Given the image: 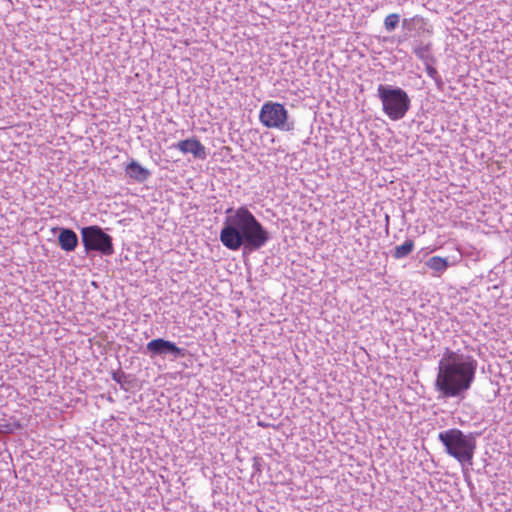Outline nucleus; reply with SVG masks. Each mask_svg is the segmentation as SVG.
Listing matches in <instances>:
<instances>
[{
	"instance_id": "obj_1",
	"label": "nucleus",
	"mask_w": 512,
	"mask_h": 512,
	"mask_svg": "<svg viewBox=\"0 0 512 512\" xmlns=\"http://www.w3.org/2000/svg\"><path fill=\"white\" fill-rule=\"evenodd\" d=\"M225 214L219 239L227 249L251 253L260 250L270 240L269 231L246 206L229 207Z\"/></svg>"
},
{
	"instance_id": "obj_2",
	"label": "nucleus",
	"mask_w": 512,
	"mask_h": 512,
	"mask_svg": "<svg viewBox=\"0 0 512 512\" xmlns=\"http://www.w3.org/2000/svg\"><path fill=\"white\" fill-rule=\"evenodd\" d=\"M478 362L468 353L447 348L438 362L434 389L438 400H463L476 376Z\"/></svg>"
},
{
	"instance_id": "obj_3",
	"label": "nucleus",
	"mask_w": 512,
	"mask_h": 512,
	"mask_svg": "<svg viewBox=\"0 0 512 512\" xmlns=\"http://www.w3.org/2000/svg\"><path fill=\"white\" fill-rule=\"evenodd\" d=\"M477 433L465 434L458 428H451L438 434V440L445 447L446 453L460 464H472L476 450Z\"/></svg>"
},
{
	"instance_id": "obj_4",
	"label": "nucleus",
	"mask_w": 512,
	"mask_h": 512,
	"mask_svg": "<svg viewBox=\"0 0 512 512\" xmlns=\"http://www.w3.org/2000/svg\"><path fill=\"white\" fill-rule=\"evenodd\" d=\"M377 97L381 101L383 112L392 121L403 119L411 107L409 95L398 86L379 84Z\"/></svg>"
},
{
	"instance_id": "obj_5",
	"label": "nucleus",
	"mask_w": 512,
	"mask_h": 512,
	"mask_svg": "<svg viewBox=\"0 0 512 512\" xmlns=\"http://www.w3.org/2000/svg\"><path fill=\"white\" fill-rule=\"evenodd\" d=\"M81 241L87 254L97 252L110 256L114 253L113 238L98 225L82 227Z\"/></svg>"
},
{
	"instance_id": "obj_6",
	"label": "nucleus",
	"mask_w": 512,
	"mask_h": 512,
	"mask_svg": "<svg viewBox=\"0 0 512 512\" xmlns=\"http://www.w3.org/2000/svg\"><path fill=\"white\" fill-rule=\"evenodd\" d=\"M259 120L267 128H276L282 131L294 130V121L289 120L285 106L278 102H265L259 112Z\"/></svg>"
},
{
	"instance_id": "obj_7",
	"label": "nucleus",
	"mask_w": 512,
	"mask_h": 512,
	"mask_svg": "<svg viewBox=\"0 0 512 512\" xmlns=\"http://www.w3.org/2000/svg\"><path fill=\"white\" fill-rule=\"evenodd\" d=\"M144 353L149 355L150 358L171 356L177 359L185 357L187 350L178 347L172 341L164 338H156L147 343Z\"/></svg>"
},
{
	"instance_id": "obj_8",
	"label": "nucleus",
	"mask_w": 512,
	"mask_h": 512,
	"mask_svg": "<svg viewBox=\"0 0 512 512\" xmlns=\"http://www.w3.org/2000/svg\"><path fill=\"white\" fill-rule=\"evenodd\" d=\"M174 147L184 154L191 153L197 159L203 160L207 157L206 148L195 137L181 140Z\"/></svg>"
},
{
	"instance_id": "obj_9",
	"label": "nucleus",
	"mask_w": 512,
	"mask_h": 512,
	"mask_svg": "<svg viewBox=\"0 0 512 512\" xmlns=\"http://www.w3.org/2000/svg\"><path fill=\"white\" fill-rule=\"evenodd\" d=\"M58 244L66 252L74 251L79 244L76 232L70 228H59Z\"/></svg>"
},
{
	"instance_id": "obj_10",
	"label": "nucleus",
	"mask_w": 512,
	"mask_h": 512,
	"mask_svg": "<svg viewBox=\"0 0 512 512\" xmlns=\"http://www.w3.org/2000/svg\"><path fill=\"white\" fill-rule=\"evenodd\" d=\"M126 176L138 183H144L151 177V172L132 159L125 167Z\"/></svg>"
},
{
	"instance_id": "obj_11",
	"label": "nucleus",
	"mask_w": 512,
	"mask_h": 512,
	"mask_svg": "<svg viewBox=\"0 0 512 512\" xmlns=\"http://www.w3.org/2000/svg\"><path fill=\"white\" fill-rule=\"evenodd\" d=\"M432 44L430 42L423 43L415 40L413 42V53L423 62H435L434 56L431 54Z\"/></svg>"
},
{
	"instance_id": "obj_12",
	"label": "nucleus",
	"mask_w": 512,
	"mask_h": 512,
	"mask_svg": "<svg viewBox=\"0 0 512 512\" xmlns=\"http://www.w3.org/2000/svg\"><path fill=\"white\" fill-rule=\"evenodd\" d=\"M414 241L407 239L402 245L396 246L392 251V257L396 260L407 257L414 250Z\"/></svg>"
},
{
	"instance_id": "obj_13",
	"label": "nucleus",
	"mask_w": 512,
	"mask_h": 512,
	"mask_svg": "<svg viewBox=\"0 0 512 512\" xmlns=\"http://www.w3.org/2000/svg\"><path fill=\"white\" fill-rule=\"evenodd\" d=\"M425 265L429 269L441 274L448 268L449 263L446 258H442L440 256H433L425 262Z\"/></svg>"
},
{
	"instance_id": "obj_14",
	"label": "nucleus",
	"mask_w": 512,
	"mask_h": 512,
	"mask_svg": "<svg viewBox=\"0 0 512 512\" xmlns=\"http://www.w3.org/2000/svg\"><path fill=\"white\" fill-rule=\"evenodd\" d=\"M400 23V15L397 13H391L384 19V27L386 31L393 32Z\"/></svg>"
},
{
	"instance_id": "obj_15",
	"label": "nucleus",
	"mask_w": 512,
	"mask_h": 512,
	"mask_svg": "<svg viewBox=\"0 0 512 512\" xmlns=\"http://www.w3.org/2000/svg\"><path fill=\"white\" fill-rule=\"evenodd\" d=\"M111 378L116 382L118 383L121 388L123 389H127L126 388V384L128 383L127 382V374L125 372H123L121 369H118L116 371H112L111 372Z\"/></svg>"
},
{
	"instance_id": "obj_16",
	"label": "nucleus",
	"mask_w": 512,
	"mask_h": 512,
	"mask_svg": "<svg viewBox=\"0 0 512 512\" xmlns=\"http://www.w3.org/2000/svg\"><path fill=\"white\" fill-rule=\"evenodd\" d=\"M433 62H424L425 64V70L427 75L430 78H437V75L439 74L435 67L432 66Z\"/></svg>"
},
{
	"instance_id": "obj_17",
	"label": "nucleus",
	"mask_w": 512,
	"mask_h": 512,
	"mask_svg": "<svg viewBox=\"0 0 512 512\" xmlns=\"http://www.w3.org/2000/svg\"><path fill=\"white\" fill-rule=\"evenodd\" d=\"M253 470H254V473L261 472V458H256V457L254 458Z\"/></svg>"
},
{
	"instance_id": "obj_18",
	"label": "nucleus",
	"mask_w": 512,
	"mask_h": 512,
	"mask_svg": "<svg viewBox=\"0 0 512 512\" xmlns=\"http://www.w3.org/2000/svg\"><path fill=\"white\" fill-rule=\"evenodd\" d=\"M416 18L407 19L404 18L402 21V26L404 29L410 30V24L415 20Z\"/></svg>"
},
{
	"instance_id": "obj_19",
	"label": "nucleus",
	"mask_w": 512,
	"mask_h": 512,
	"mask_svg": "<svg viewBox=\"0 0 512 512\" xmlns=\"http://www.w3.org/2000/svg\"><path fill=\"white\" fill-rule=\"evenodd\" d=\"M433 80L435 81L437 88L439 90H442L443 86H444V82H443L441 76L438 74L437 78H433Z\"/></svg>"
}]
</instances>
